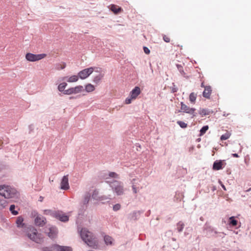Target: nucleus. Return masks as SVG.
Wrapping results in <instances>:
<instances>
[{"label": "nucleus", "mask_w": 251, "mask_h": 251, "mask_svg": "<svg viewBox=\"0 0 251 251\" xmlns=\"http://www.w3.org/2000/svg\"><path fill=\"white\" fill-rule=\"evenodd\" d=\"M229 224L232 226H236L237 225V221L236 220L234 217H231L229 219Z\"/></svg>", "instance_id": "obj_26"}, {"label": "nucleus", "mask_w": 251, "mask_h": 251, "mask_svg": "<svg viewBox=\"0 0 251 251\" xmlns=\"http://www.w3.org/2000/svg\"><path fill=\"white\" fill-rule=\"evenodd\" d=\"M207 86H205L204 85V83L203 82H202L201 84V87H203L204 88V89H205V87H206Z\"/></svg>", "instance_id": "obj_43"}, {"label": "nucleus", "mask_w": 251, "mask_h": 251, "mask_svg": "<svg viewBox=\"0 0 251 251\" xmlns=\"http://www.w3.org/2000/svg\"><path fill=\"white\" fill-rule=\"evenodd\" d=\"M110 10L116 14L123 11L121 7L115 4H111L110 5Z\"/></svg>", "instance_id": "obj_17"}, {"label": "nucleus", "mask_w": 251, "mask_h": 251, "mask_svg": "<svg viewBox=\"0 0 251 251\" xmlns=\"http://www.w3.org/2000/svg\"><path fill=\"white\" fill-rule=\"evenodd\" d=\"M27 236L32 241L37 244H42L44 241L43 235L39 233L34 227L28 228L26 232Z\"/></svg>", "instance_id": "obj_2"}, {"label": "nucleus", "mask_w": 251, "mask_h": 251, "mask_svg": "<svg viewBox=\"0 0 251 251\" xmlns=\"http://www.w3.org/2000/svg\"><path fill=\"white\" fill-rule=\"evenodd\" d=\"M137 180L135 178H134L131 180L132 189L134 194H137L139 191V188L137 186V183L136 182Z\"/></svg>", "instance_id": "obj_19"}, {"label": "nucleus", "mask_w": 251, "mask_h": 251, "mask_svg": "<svg viewBox=\"0 0 251 251\" xmlns=\"http://www.w3.org/2000/svg\"><path fill=\"white\" fill-rule=\"evenodd\" d=\"M55 214V217L56 218L59 219L61 221L67 222L69 220V217L67 215L63 214L59 212H57L56 214Z\"/></svg>", "instance_id": "obj_14"}, {"label": "nucleus", "mask_w": 251, "mask_h": 251, "mask_svg": "<svg viewBox=\"0 0 251 251\" xmlns=\"http://www.w3.org/2000/svg\"><path fill=\"white\" fill-rule=\"evenodd\" d=\"M49 232H47L48 236L51 238H54L57 236V230L56 227L51 226L49 228Z\"/></svg>", "instance_id": "obj_11"}, {"label": "nucleus", "mask_w": 251, "mask_h": 251, "mask_svg": "<svg viewBox=\"0 0 251 251\" xmlns=\"http://www.w3.org/2000/svg\"><path fill=\"white\" fill-rule=\"evenodd\" d=\"M40 201H42V197H40Z\"/></svg>", "instance_id": "obj_46"}, {"label": "nucleus", "mask_w": 251, "mask_h": 251, "mask_svg": "<svg viewBox=\"0 0 251 251\" xmlns=\"http://www.w3.org/2000/svg\"><path fill=\"white\" fill-rule=\"evenodd\" d=\"M232 156H233L234 157H239L238 154H237V153H233V154H232Z\"/></svg>", "instance_id": "obj_42"}, {"label": "nucleus", "mask_w": 251, "mask_h": 251, "mask_svg": "<svg viewBox=\"0 0 251 251\" xmlns=\"http://www.w3.org/2000/svg\"><path fill=\"white\" fill-rule=\"evenodd\" d=\"M251 190V188H250L249 190Z\"/></svg>", "instance_id": "obj_49"}, {"label": "nucleus", "mask_w": 251, "mask_h": 251, "mask_svg": "<svg viewBox=\"0 0 251 251\" xmlns=\"http://www.w3.org/2000/svg\"><path fill=\"white\" fill-rule=\"evenodd\" d=\"M184 226V224L182 222H179L177 225V229L179 232L182 231Z\"/></svg>", "instance_id": "obj_27"}, {"label": "nucleus", "mask_w": 251, "mask_h": 251, "mask_svg": "<svg viewBox=\"0 0 251 251\" xmlns=\"http://www.w3.org/2000/svg\"><path fill=\"white\" fill-rule=\"evenodd\" d=\"M64 68H65V65L63 67H62V69H63Z\"/></svg>", "instance_id": "obj_45"}, {"label": "nucleus", "mask_w": 251, "mask_h": 251, "mask_svg": "<svg viewBox=\"0 0 251 251\" xmlns=\"http://www.w3.org/2000/svg\"><path fill=\"white\" fill-rule=\"evenodd\" d=\"M224 161L220 160L214 162L213 165V169L215 170H219L223 168Z\"/></svg>", "instance_id": "obj_15"}, {"label": "nucleus", "mask_w": 251, "mask_h": 251, "mask_svg": "<svg viewBox=\"0 0 251 251\" xmlns=\"http://www.w3.org/2000/svg\"><path fill=\"white\" fill-rule=\"evenodd\" d=\"M83 91V87L81 85H77L74 87L70 88L64 92L65 95H72L80 93Z\"/></svg>", "instance_id": "obj_7"}, {"label": "nucleus", "mask_w": 251, "mask_h": 251, "mask_svg": "<svg viewBox=\"0 0 251 251\" xmlns=\"http://www.w3.org/2000/svg\"><path fill=\"white\" fill-rule=\"evenodd\" d=\"M143 50L146 54H149L150 53V50L147 47H144Z\"/></svg>", "instance_id": "obj_39"}, {"label": "nucleus", "mask_w": 251, "mask_h": 251, "mask_svg": "<svg viewBox=\"0 0 251 251\" xmlns=\"http://www.w3.org/2000/svg\"><path fill=\"white\" fill-rule=\"evenodd\" d=\"M197 95V94L192 92L190 94L189 96V99L191 103L195 104L196 102Z\"/></svg>", "instance_id": "obj_20"}, {"label": "nucleus", "mask_w": 251, "mask_h": 251, "mask_svg": "<svg viewBox=\"0 0 251 251\" xmlns=\"http://www.w3.org/2000/svg\"><path fill=\"white\" fill-rule=\"evenodd\" d=\"M15 208V206L14 204H12L10 206L9 210L12 213V214L14 215H17L18 214V211H15L14 209Z\"/></svg>", "instance_id": "obj_31"}, {"label": "nucleus", "mask_w": 251, "mask_h": 251, "mask_svg": "<svg viewBox=\"0 0 251 251\" xmlns=\"http://www.w3.org/2000/svg\"><path fill=\"white\" fill-rule=\"evenodd\" d=\"M177 91V88L176 87H173L172 88V91L173 92V93H175V92H176V91Z\"/></svg>", "instance_id": "obj_40"}, {"label": "nucleus", "mask_w": 251, "mask_h": 251, "mask_svg": "<svg viewBox=\"0 0 251 251\" xmlns=\"http://www.w3.org/2000/svg\"><path fill=\"white\" fill-rule=\"evenodd\" d=\"M31 216L35 218L34 223L37 226H43L46 224V218L39 215L36 211H32Z\"/></svg>", "instance_id": "obj_5"}, {"label": "nucleus", "mask_w": 251, "mask_h": 251, "mask_svg": "<svg viewBox=\"0 0 251 251\" xmlns=\"http://www.w3.org/2000/svg\"><path fill=\"white\" fill-rule=\"evenodd\" d=\"M57 212L52 211L51 210H45L44 213L46 215H50L55 217V214Z\"/></svg>", "instance_id": "obj_28"}, {"label": "nucleus", "mask_w": 251, "mask_h": 251, "mask_svg": "<svg viewBox=\"0 0 251 251\" xmlns=\"http://www.w3.org/2000/svg\"><path fill=\"white\" fill-rule=\"evenodd\" d=\"M40 201H42V197H40Z\"/></svg>", "instance_id": "obj_47"}, {"label": "nucleus", "mask_w": 251, "mask_h": 251, "mask_svg": "<svg viewBox=\"0 0 251 251\" xmlns=\"http://www.w3.org/2000/svg\"><path fill=\"white\" fill-rule=\"evenodd\" d=\"M113 191L117 195H122L124 194V187L122 182L118 180H113V181H107Z\"/></svg>", "instance_id": "obj_3"}, {"label": "nucleus", "mask_w": 251, "mask_h": 251, "mask_svg": "<svg viewBox=\"0 0 251 251\" xmlns=\"http://www.w3.org/2000/svg\"><path fill=\"white\" fill-rule=\"evenodd\" d=\"M141 93V90L140 87L136 86L130 93V96L133 99L135 100L138 96Z\"/></svg>", "instance_id": "obj_13"}, {"label": "nucleus", "mask_w": 251, "mask_h": 251, "mask_svg": "<svg viewBox=\"0 0 251 251\" xmlns=\"http://www.w3.org/2000/svg\"><path fill=\"white\" fill-rule=\"evenodd\" d=\"M163 39L166 43H169L170 42V37L166 35H163Z\"/></svg>", "instance_id": "obj_34"}, {"label": "nucleus", "mask_w": 251, "mask_h": 251, "mask_svg": "<svg viewBox=\"0 0 251 251\" xmlns=\"http://www.w3.org/2000/svg\"><path fill=\"white\" fill-rule=\"evenodd\" d=\"M78 75H74L68 77L67 81L70 83L76 82L78 80Z\"/></svg>", "instance_id": "obj_24"}, {"label": "nucleus", "mask_w": 251, "mask_h": 251, "mask_svg": "<svg viewBox=\"0 0 251 251\" xmlns=\"http://www.w3.org/2000/svg\"><path fill=\"white\" fill-rule=\"evenodd\" d=\"M121 208V205L120 204H116L113 206V209L114 211H117Z\"/></svg>", "instance_id": "obj_38"}, {"label": "nucleus", "mask_w": 251, "mask_h": 251, "mask_svg": "<svg viewBox=\"0 0 251 251\" xmlns=\"http://www.w3.org/2000/svg\"><path fill=\"white\" fill-rule=\"evenodd\" d=\"M177 124L182 128H186L187 126V124L184 122L178 121L177 122Z\"/></svg>", "instance_id": "obj_33"}, {"label": "nucleus", "mask_w": 251, "mask_h": 251, "mask_svg": "<svg viewBox=\"0 0 251 251\" xmlns=\"http://www.w3.org/2000/svg\"><path fill=\"white\" fill-rule=\"evenodd\" d=\"M104 240L105 244L107 245H112L113 239L111 237H110L108 235H105L104 237Z\"/></svg>", "instance_id": "obj_22"}, {"label": "nucleus", "mask_w": 251, "mask_h": 251, "mask_svg": "<svg viewBox=\"0 0 251 251\" xmlns=\"http://www.w3.org/2000/svg\"><path fill=\"white\" fill-rule=\"evenodd\" d=\"M95 89V86L90 84L88 83L85 85V90L88 93L93 92Z\"/></svg>", "instance_id": "obj_21"}, {"label": "nucleus", "mask_w": 251, "mask_h": 251, "mask_svg": "<svg viewBox=\"0 0 251 251\" xmlns=\"http://www.w3.org/2000/svg\"><path fill=\"white\" fill-rule=\"evenodd\" d=\"M67 85V83L66 82H62L60 83L58 86V90L60 92H63L64 93V91L66 90H65V89Z\"/></svg>", "instance_id": "obj_25"}, {"label": "nucleus", "mask_w": 251, "mask_h": 251, "mask_svg": "<svg viewBox=\"0 0 251 251\" xmlns=\"http://www.w3.org/2000/svg\"><path fill=\"white\" fill-rule=\"evenodd\" d=\"M104 75V73L99 74L95 75L93 78V81L96 84H98L100 82Z\"/></svg>", "instance_id": "obj_18"}, {"label": "nucleus", "mask_w": 251, "mask_h": 251, "mask_svg": "<svg viewBox=\"0 0 251 251\" xmlns=\"http://www.w3.org/2000/svg\"><path fill=\"white\" fill-rule=\"evenodd\" d=\"M221 186H222V188L224 189V190H226V187H225V185L224 184H222Z\"/></svg>", "instance_id": "obj_44"}, {"label": "nucleus", "mask_w": 251, "mask_h": 251, "mask_svg": "<svg viewBox=\"0 0 251 251\" xmlns=\"http://www.w3.org/2000/svg\"><path fill=\"white\" fill-rule=\"evenodd\" d=\"M70 188L68 182V175L64 176L61 180L60 188L62 190H68Z\"/></svg>", "instance_id": "obj_10"}, {"label": "nucleus", "mask_w": 251, "mask_h": 251, "mask_svg": "<svg viewBox=\"0 0 251 251\" xmlns=\"http://www.w3.org/2000/svg\"><path fill=\"white\" fill-rule=\"evenodd\" d=\"M89 201V197H86L85 198L84 202L85 203H88Z\"/></svg>", "instance_id": "obj_41"}, {"label": "nucleus", "mask_w": 251, "mask_h": 251, "mask_svg": "<svg viewBox=\"0 0 251 251\" xmlns=\"http://www.w3.org/2000/svg\"><path fill=\"white\" fill-rule=\"evenodd\" d=\"M180 109L183 112H185L188 113L191 115L192 117H194L195 116V111L196 109L194 108H191L185 104H184L183 102H180Z\"/></svg>", "instance_id": "obj_8"}, {"label": "nucleus", "mask_w": 251, "mask_h": 251, "mask_svg": "<svg viewBox=\"0 0 251 251\" xmlns=\"http://www.w3.org/2000/svg\"><path fill=\"white\" fill-rule=\"evenodd\" d=\"M208 128L209 127L208 126H203L200 130V136H202L205 134Z\"/></svg>", "instance_id": "obj_30"}, {"label": "nucleus", "mask_w": 251, "mask_h": 251, "mask_svg": "<svg viewBox=\"0 0 251 251\" xmlns=\"http://www.w3.org/2000/svg\"><path fill=\"white\" fill-rule=\"evenodd\" d=\"M82 240L89 246L95 248L97 246V242L93 233L86 228H82L80 232Z\"/></svg>", "instance_id": "obj_1"}, {"label": "nucleus", "mask_w": 251, "mask_h": 251, "mask_svg": "<svg viewBox=\"0 0 251 251\" xmlns=\"http://www.w3.org/2000/svg\"><path fill=\"white\" fill-rule=\"evenodd\" d=\"M94 70L93 67L85 69L79 72L78 75L81 79H85L94 72Z\"/></svg>", "instance_id": "obj_9"}, {"label": "nucleus", "mask_w": 251, "mask_h": 251, "mask_svg": "<svg viewBox=\"0 0 251 251\" xmlns=\"http://www.w3.org/2000/svg\"><path fill=\"white\" fill-rule=\"evenodd\" d=\"M94 71H95V72L98 73L99 74L104 73V72L102 71V69L100 68L94 67Z\"/></svg>", "instance_id": "obj_37"}, {"label": "nucleus", "mask_w": 251, "mask_h": 251, "mask_svg": "<svg viewBox=\"0 0 251 251\" xmlns=\"http://www.w3.org/2000/svg\"><path fill=\"white\" fill-rule=\"evenodd\" d=\"M16 194V190L9 186L0 185V195L5 199L13 198Z\"/></svg>", "instance_id": "obj_4"}, {"label": "nucleus", "mask_w": 251, "mask_h": 251, "mask_svg": "<svg viewBox=\"0 0 251 251\" xmlns=\"http://www.w3.org/2000/svg\"><path fill=\"white\" fill-rule=\"evenodd\" d=\"M47 56L45 53L42 54H33L31 53H27L25 55V59L30 62H35L40 60Z\"/></svg>", "instance_id": "obj_6"}, {"label": "nucleus", "mask_w": 251, "mask_h": 251, "mask_svg": "<svg viewBox=\"0 0 251 251\" xmlns=\"http://www.w3.org/2000/svg\"><path fill=\"white\" fill-rule=\"evenodd\" d=\"M132 100H134L132 97L130 96V97L127 98L125 100L126 104H130Z\"/></svg>", "instance_id": "obj_36"}, {"label": "nucleus", "mask_w": 251, "mask_h": 251, "mask_svg": "<svg viewBox=\"0 0 251 251\" xmlns=\"http://www.w3.org/2000/svg\"><path fill=\"white\" fill-rule=\"evenodd\" d=\"M0 203L2 208H4L7 205V202L5 200H0Z\"/></svg>", "instance_id": "obj_35"}, {"label": "nucleus", "mask_w": 251, "mask_h": 251, "mask_svg": "<svg viewBox=\"0 0 251 251\" xmlns=\"http://www.w3.org/2000/svg\"><path fill=\"white\" fill-rule=\"evenodd\" d=\"M212 91V88L210 86L205 87L202 93L203 97L207 99H210Z\"/></svg>", "instance_id": "obj_12"}, {"label": "nucleus", "mask_w": 251, "mask_h": 251, "mask_svg": "<svg viewBox=\"0 0 251 251\" xmlns=\"http://www.w3.org/2000/svg\"><path fill=\"white\" fill-rule=\"evenodd\" d=\"M230 133L227 132H226L225 134L222 135L221 136V140H227L228 139L230 136Z\"/></svg>", "instance_id": "obj_29"}, {"label": "nucleus", "mask_w": 251, "mask_h": 251, "mask_svg": "<svg viewBox=\"0 0 251 251\" xmlns=\"http://www.w3.org/2000/svg\"><path fill=\"white\" fill-rule=\"evenodd\" d=\"M40 201H42V197H40Z\"/></svg>", "instance_id": "obj_48"}, {"label": "nucleus", "mask_w": 251, "mask_h": 251, "mask_svg": "<svg viewBox=\"0 0 251 251\" xmlns=\"http://www.w3.org/2000/svg\"><path fill=\"white\" fill-rule=\"evenodd\" d=\"M23 221H24V219L23 217L20 216V217H18L17 219V221H16V224L17 225V226L18 227H23L24 225H25V224L23 223Z\"/></svg>", "instance_id": "obj_23"}, {"label": "nucleus", "mask_w": 251, "mask_h": 251, "mask_svg": "<svg viewBox=\"0 0 251 251\" xmlns=\"http://www.w3.org/2000/svg\"><path fill=\"white\" fill-rule=\"evenodd\" d=\"M55 245V251H72V249L70 247L62 246L56 244Z\"/></svg>", "instance_id": "obj_16"}, {"label": "nucleus", "mask_w": 251, "mask_h": 251, "mask_svg": "<svg viewBox=\"0 0 251 251\" xmlns=\"http://www.w3.org/2000/svg\"><path fill=\"white\" fill-rule=\"evenodd\" d=\"M108 176L110 177L116 178H119V175L115 172H110L108 174Z\"/></svg>", "instance_id": "obj_32"}]
</instances>
